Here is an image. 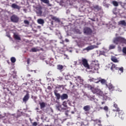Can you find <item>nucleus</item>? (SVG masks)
<instances>
[{
    "mask_svg": "<svg viewBox=\"0 0 126 126\" xmlns=\"http://www.w3.org/2000/svg\"><path fill=\"white\" fill-rule=\"evenodd\" d=\"M113 42L116 45H121V44H125L126 45V38L118 36L113 39Z\"/></svg>",
    "mask_w": 126,
    "mask_h": 126,
    "instance_id": "f257e3e1",
    "label": "nucleus"
},
{
    "mask_svg": "<svg viewBox=\"0 0 126 126\" xmlns=\"http://www.w3.org/2000/svg\"><path fill=\"white\" fill-rule=\"evenodd\" d=\"M91 90L94 94H96V95H98V96H102L103 95V92L98 88L91 87Z\"/></svg>",
    "mask_w": 126,
    "mask_h": 126,
    "instance_id": "f03ea898",
    "label": "nucleus"
},
{
    "mask_svg": "<svg viewBox=\"0 0 126 126\" xmlns=\"http://www.w3.org/2000/svg\"><path fill=\"white\" fill-rule=\"evenodd\" d=\"M79 62L80 63L83 64V66L85 67L87 69H90V66H89V64H88V61L86 59L82 58V60H79Z\"/></svg>",
    "mask_w": 126,
    "mask_h": 126,
    "instance_id": "7ed1b4c3",
    "label": "nucleus"
},
{
    "mask_svg": "<svg viewBox=\"0 0 126 126\" xmlns=\"http://www.w3.org/2000/svg\"><path fill=\"white\" fill-rule=\"evenodd\" d=\"M107 67L108 68H110V69L112 71H116V70H119V67H118V65L113 63H111L108 64V65H107Z\"/></svg>",
    "mask_w": 126,
    "mask_h": 126,
    "instance_id": "20e7f679",
    "label": "nucleus"
},
{
    "mask_svg": "<svg viewBox=\"0 0 126 126\" xmlns=\"http://www.w3.org/2000/svg\"><path fill=\"white\" fill-rule=\"evenodd\" d=\"M35 12L38 16H41L43 12L42 11V7L39 6L35 7Z\"/></svg>",
    "mask_w": 126,
    "mask_h": 126,
    "instance_id": "39448f33",
    "label": "nucleus"
},
{
    "mask_svg": "<svg viewBox=\"0 0 126 126\" xmlns=\"http://www.w3.org/2000/svg\"><path fill=\"white\" fill-rule=\"evenodd\" d=\"M10 19L11 21H12V22H14V23H17V22L19 21V18H18V17H17V16L16 15H13L11 17Z\"/></svg>",
    "mask_w": 126,
    "mask_h": 126,
    "instance_id": "423d86ee",
    "label": "nucleus"
},
{
    "mask_svg": "<svg viewBox=\"0 0 126 126\" xmlns=\"http://www.w3.org/2000/svg\"><path fill=\"white\" fill-rule=\"evenodd\" d=\"M84 33L86 35H91L92 34V30L89 28H86L84 29Z\"/></svg>",
    "mask_w": 126,
    "mask_h": 126,
    "instance_id": "0eeeda50",
    "label": "nucleus"
},
{
    "mask_svg": "<svg viewBox=\"0 0 126 126\" xmlns=\"http://www.w3.org/2000/svg\"><path fill=\"white\" fill-rule=\"evenodd\" d=\"M83 110L86 112L85 114L87 115V114H89V112H90V110H91V106L90 105H85L83 107Z\"/></svg>",
    "mask_w": 126,
    "mask_h": 126,
    "instance_id": "6e6552de",
    "label": "nucleus"
},
{
    "mask_svg": "<svg viewBox=\"0 0 126 126\" xmlns=\"http://www.w3.org/2000/svg\"><path fill=\"white\" fill-rule=\"evenodd\" d=\"M117 112H118L119 117L121 119V120H124V119H125V114L124 113V111L120 109Z\"/></svg>",
    "mask_w": 126,
    "mask_h": 126,
    "instance_id": "1a4fd4ad",
    "label": "nucleus"
},
{
    "mask_svg": "<svg viewBox=\"0 0 126 126\" xmlns=\"http://www.w3.org/2000/svg\"><path fill=\"white\" fill-rule=\"evenodd\" d=\"M92 10L95 11V12H98L99 10H101V7L99 6L98 5H95L92 7Z\"/></svg>",
    "mask_w": 126,
    "mask_h": 126,
    "instance_id": "9d476101",
    "label": "nucleus"
},
{
    "mask_svg": "<svg viewBox=\"0 0 126 126\" xmlns=\"http://www.w3.org/2000/svg\"><path fill=\"white\" fill-rule=\"evenodd\" d=\"M54 92V95L56 96L57 100H60L61 98V94L58 93V91H57V90H55Z\"/></svg>",
    "mask_w": 126,
    "mask_h": 126,
    "instance_id": "9b49d317",
    "label": "nucleus"
},
{
    "mask_svg": "<svg viewBox=\"0 0 126 126\" xmlns=\"http://www.w3.org/2000/svg\"><path fill=\"white\" fill-rule=\"evenodd\" d=\"M96 48H98V46L96 45H91L87 47L86 48V50H87V51H90L91 50H93L94 49H96Z\"/></svg>",
    "mask_w": 126,
    "mask_h": 126,
    "instance_id": "f8f14e48",
    "label": "nucleus"
},
{
    "mask_svg": "<svg viewBox=\"0 0 126 126\" xmlns=\"http://www.w3.org/2000/svg\"><path fill=\"white\" fill-rule=\"evenodd\" d=\"M29 98H30V96H29V94H27L23 98V102L26 103V102H27V101L29 100Z\"/></svg>",
    "mask_w": 126,
    "mask_h": 126,
    "instance_id": "ddd939ff",
    "label": "nucleus"
},
{
    "mask_svg": "<svg viewBox=\"0 0 126 126\" xmlns=\"http://www.w3.org/2000/svg\"><path fill=\"white\" fill-rule=\"evenodd\" d=\"M68 98V95H67V94H63L62 95H61V99L62 100H66Z\"/></svg>",
    "mask_w": 126,
    "mask_h": 126,
    "instance_id": "4468645a",
    "label": "nucleus"
},
{
    "mask_svg": "<svg viewBox=\"0 0 126 126\" xmlns=\"http://www.w3.org/2000/svg\"><path fill=\"white\" fill-rule=\"evenodd\" d=\"M113 107L116 108V109H113V112H118V111H120V108L118 106V104L117 103H115L114 102Z\"/></svg>",
    "mask_w": 126,
    "mask_h": 126,
    "instance_id": "2eb2a0df",
    "label": "nucleus"
},
{
    "mask_svg": "<svg viewBox=\"0 0 126 126\" xmlns=\"http://www.w3.org/2000/svg\"><path fill=\"white\" fill-rule=\"evenodd\" d=\"M74 78H75L76 80L79 79L80 84H83V80L81 78V77H80V76H78L77 77H74Z\"/></svg>",
    "mask_w": 126,
    "mask_h": 126,
    "instance_id": "dca6fc26",
    "label": "nucleus"
},
{
    "mask_svg": "<svg viewBox=\"0 0 126 126\" xmlns=\"http://www.w3.org/2000/svg\"><path fill=\"white\" fill-rule=\"evenodd\" d=\"M11 7L12 8H14L15 9H20V6H18V5L15 4V3H13L12 5H11Z\"/></svg>",
    "mask_w": 126,
    "mask_h": 126,
    "instance_id": "f3484780",
    "label": "nucleus"
},
{
    "mask_svg": "<svg viewBox=\"0 0 126 126\" xmlns=\"http://www.w3.org/2000/svg\"><path fill=\"white\" fill-rule=\"evenodd\" d=\"M57 69L60 70V71H63V65L61 64L57 65Z\"/></svg>",
    "mask_w": 126,
    "mask_h": 126,
    "instance_id": "a211bd4d",
    "label": "nucleus"
},
{
    "mask_svg": "<svg viewBox=\"0 0 126 126\" xmlns=\"http://www.w3.org/2000/svg\"><path fill=\"white\" fill-rule=\"evenodd\" d=\"M40 1L44 2V3H47L48 6H52V5L49 3L50 1H49V0H40Z\"/></svg>",
    "mask_w": 126,
    "mask_h": 126,
    "instance_id": "6ab92c4d",
    "label": "nucleus"
},
{
    "mask_svg": "<svg viewBox=\"0 0 126 126\" xmlns=\"http://www.w3.org/2000/svg\"><path fill=\"white\" fill-rule=\"evenodd\" d=\"M111 60L113 63H119V61L116 57H111Z\"/></svg>",
    "mask_w": 126,
    "mask_h": 126,
    "instance_id": "aec40b11",
    "label": "nucleus"
},
{
    "mask_svg": "<svg viewBox=\"0 0 126 126\" xmlns=\"http://www.w3.org/2000/svg\"><path fill=\"white\" fill-rule=\"evenodd\" d=\"M98 82H100L101 84H106V83H107V80L105 79H101L100 80H99Z\"/></svg>",
    "mask_w": 126,
    "mask_h": 126,
    "instance_id": "412c9836",
    "label": "nucleus"
},
{
    "mask_svg": "<svg viewBox=\"0 0 126 126\" xmlns=\"http://www.w3.org/2000/svg\"><path fill=\"white\" fill-rule=\"evenodd\" d=\"M39 105L41 109H43V108H45V107H46V103H45V102H40Z\"/></svg>",
    "mask_w": 126,
    "mask_h": 126,
    "instance_id": "4be33fe9",
    "label": "nucleus"
},
{
    "mask_svg": "<svg viewBox=\"0 0 126 126\" xmlns=\"http://www.w3.org/2000/svg\"><path fill=\"white\" fill-rule=\"evenodd\" d=\"M37 23L38 24H44L45 23V22L44 21V20L42 19H39L37 20Z\"/></svg>",
    "mask_w": 126,
    "mask_h": 126,
    "instance_id": "5701e85b",
    "label": "nucleus"
},
{
    "mask_svg": "<svg viewBox=\"0 0 126 126\" xmlns=\"http://www.w3.org/2000/svg\"><path fill=\"white\" fill-rule=\"evenodd\" d=\"M14 39H16V40H21V38H20V36L16 34H14Z\"/></svg>",
    "mask_w": 126,
    "mask_h": 126,
    "instance_id": "b1692460",
    "label": "nucleus"
},
{
    "mask_svg": "<svg viewBox=\"0 0 126 126\" xmlns=\"http://www.w3.org/2000/svg\"><path fill=\"white\" fill-rule=\"evenodd\" d=\"M119 24H121V25H123L124 26H126V23L125 20L120 21Z\"/></svg>",
    "mask_w": 126,
    "mask_h": 126,
    "instance_id": "393cba45",
    "label": "nucleus"
},
{
    "mask_svg": "<svg viewBox=\"0 0 126 126\" xmlns=\"http://www.w3.org/2000/svg\"><path fill=\"white\" fill-rule=\"evenodd\" d=\"M31 51L33 53H35L36 52H38L40 51V50H39L38 48H32Z\"/></svg>",
    "mask_w": 126,
    "mask_h": 126,
    "instance_id": "a878e982",
    "label": "nucleus"
},
{
    "mask_svg": "<svg viewBox=\"0 0 126 126\" xmlns=\"http://www.w3.org/2000/svg\"><path fill=\"white\" fill-rule=\"evenodd\" d=\"M112 3L114 6H119V3L117 1H113Z\"/></svg>",
    "mask_w": 126,
    "mask_h": 126,
    "instance_id": "bb28decb",
    "label": "nucleus"
},
{
    "mask_svg": "<svg viewBox=\"0 0 126 126\" xmlns=\"http://www.w3.org/2000/svg\"><path fill=\"white\" fill-rule=\"evenodd\" d=\"M10 61L11 63H14L16 62V59H15L14 57H11L10 59Z\"/></svg>",
    "mask_w": 126,
    "mask_h": 126,
    "instance_id": "cd10ccee",
    "label": "nucleus"
},
{
    "mask_svg": "<svg viewBox=\"0 0 126 126\" xmlns=\"http://www.w3.org/2000/svg\"><path fill=\"white\" fill-rule=\"evenodd\" d=\"M116 48V46L114 44H111L109 46V50H113V49H115Z\"/></svg>",
    "mask_w": 126,
    "mask_h": 126,
    "instance_id": "c85d7f7f",
    "label": "nucleus"
},
{
    "mask_svg": "<svg viewBox=\"0 0 126 126\" xmlns=\"http://www.w3.org/2000/svg\"><path fill=\"white\" fill-rule=\"evenodd\" d=\"M51 19H52V20H54L55 21H59V18H57L55 16H52L51 17Z\"/></svg>",
    "mask_w": 126,
    "mask_h": 126,
    "instance_id": "c756f323",
    "label": "nucleus"
},
{
    "mask_svg": "<svg viewBox=\"0 0 126 126\" xmlns=\"http://www.w3.org/2000/svg\"><path fill=\"white\" fill-rule=\"evenodd\" d=\"M69 113V110H66L65 112V115L66 117H69L70 118L71 116H70V115L68 114Z\"/></svg>",
    "mask_w": 126,
    "mask_h": 126,
    "instance_id": "7c9ffc66",
    "label": "nucleus"
},
{
    "mask_svg": "<svg viewBox=\"0 0 126 126\" xmlns=\"http://www.w3.org/2000/svg\"><path fill=\"white\" fill-rule=\"evenodd\" d=\"M103 110L104 111H105V112H109V107H108V106H105L104 107H103Z\"/></svg>",
    "mask_w": 126,
    "mask_h": 126,
    "instance_id": "2f4dec72",
    "label": "nucleus"
},
{
    "mask_svg": "<svg viewBox=\"0 0 126 126\" xmlns=\"http://www.w3.org/2000/svg\"><path fill=\"white\" fill-rule=\"evenodd\" d=\"M118 70L121 72V73L124 72V67H121L120 68H118Z\"/></svg>",
    "mask_w": 126,
    "mask_h": 126,
    "instance_id": "473e14b6",
    "label": "nucleus"
},
{
    "mask_svg": "<svg viewBox=\"0 0 126 126\" xmlns=\"http://www.w3.org/2000/svg\"><path fill=\"white\" fill-rule=\"evenodd\" d=\"M122 52L123 54H125V55H126V47H123Z\"/></svg>",
    "mask_w": 126,
    "mask_h": 126,
    "instance_id": "72a5a7b5",
    "label": "nucleus"
},
{
    "mask_svg": "<svg viewBox=\"0 0 126 126\" xmlns=\"http://www.w3.org/2000/svg\"><path fill=\"white\" fill-rule=\"evenodd\" d=\"M24 24H26V25H29V22L28 21V20H24Z\"/></svg>",
    "mask_w": 126,
    "mask_h": 126,
    "instance_id": "f704fd0d",
    "label": "nucleus"
},
{
    "mask_svg": "<svg viewBox=\"0 0 126 126\" xmlns=\"http://www.w3.org/2000/svg\"><path fill=\"white\" fill-rule=\"evenodd\" d=\"M63 107H67V103H66V101H64L63 103Z\"/></svg>",
    "mask_w": 126,
    "mask_h": 126,
    "instance_id": "c9c22d12",
    "label": "nucleus"
},
{
    "mask_svg": "<svg viewBox=\"0 0 126 126\" xmlns=\"http://www.w3.org/2000/svg\"><path fill=\"white\" fill-rule=\"evenodd\" d=\"M69 75H67L66 76H65V79H66V80H68V79H69Z\"/></svg>",
    "mask_w": 126,
    "mask_h": 126,
    "instance_id": "e433bc0d",
    "label": "nucleus"
},
{
    "mask_svg": "<svg viewBox=\"0 0 126 126\" xmlns=\"http://www.w3.org/2000/svg\"><path fill=\"white\" fill-rule=\"evenodd\" d=\"M58 38L59 39H63V36H62V34H61V33H59L58 34Z\"/></svg>",
    "mask_w": 126,
    "mask_h": 126,
    "instance_id": "4c0bfd02",
    "label": "nucleus"
},
{
    "mask_svg": "<svg viewBox=\"0 0 126 126\" xmlns=\"http://www.w3.org/2000/svg\"><path fill=\"white\" fill-rule=\"evenodd\" d=\"M38 125V124L37 123V122H33V124H32V126H37Z\"/></svg>",
    "mask_w": 126,
    "mask_h": 126,
    "instance_id": "58836bf2",
    "label": "nucleus"
},
{
    "mask_svg": "<svg viewBox=\"0 0 126 126\" xmlns=\"http://www.w3.org/2000/svg\"><path fill=\"white\" fill-rule=\"evenodd\" d=\"M27 62L28 64H29V63H30V58H29L27 59Z\"/></svg>",
    "mask_w": 126,
    "mask_h": 126,
    "instance_id": "ea45409f",
    "label": "nucleus"
},
{
    "mask_svg": "<svg viewBox=\"0 0 126 126\" xmlns=\"http://www.w3.org/2000/svg\"><path fill=\"white\" fill-rule=\"evenodd\" d=\"M109 89H113L114 86H113V85H111L109 86Z\"/></svg>",
    "mask_w": 126,
    "mask_h": 126,
    "instance_id": "a19ab883",
    "label": "nucleus"
},
{
    "mask_svg": "<svg viewBox=\"0 0 126 126\" xmlns=\"http://www.w3.org/2000/svg\"><path fill=\"white\" fill-rule=\"evenodd\" d=\"M65 42H69V40H68V39H67V38H66L65 39Z\"/></svg>",
    "mask_w": 126,
    "mask_h": 126,
    "instance_id": "79ce46f5",
    "label": "nucleus"
},
{
    "mask_svg": "<svg viewBox=\"0 0 126 126\" xmlns=\"http://www.w3.org/2000/svg\"><path fill=\"white\" fill-rule=\"evenodd\" d=\"M99 109H100V110H103V109H104V108H103V107H99Z\"/></svg>",
    "mask_w": 126,
    "mask_h": 126,
    "instance_id": "37998d69",
    "label": "nucleus"
},
{
    "mask_svg": "<svg viewBox=\"0 0 126 126\" xmlns=\"http://www.w3.org/2000/svg\"><path fill=\"white\" fill-rule=\"evenodd\" d=\"M75 112L74 111H71V113L72 114H75Z\"/></svg>",
    "mask_w": 126,
    "mask_h": 126,
    "instance_id": "c03bdc74",
    "label": "nucleus"
},
{
    "mask_svg": "<svg viewBox=\"0 0 126 126\" xmlns=\"http://www.w3.org/2000/svg\"><path fill=\"white\" fill-rule=\"evenodd\" d=\"M97 123H99V124H100V123H101L100 120H97Z\"/></svg>",
    "mask_w": 126,
    "mask_h": 126,
    "instance_id": "a18cd8bd",
    "label": "nucleus"
},
{
    "mask_svg": "<svg viewBox=\"0 0 126 126\" xmlns=\"http://www.w3.org/2000/svg\"><path fill=\"white\" fill-rule=\"evenodd\" d=\"M27 76H28V77H30V76H31V75L28 74L27 75Z\"/></svg>",
    "mask_w": 126,
    "mask_h": 126,
    "instance_id": "49530a36",
    "label": "nucleus"
},
{
    "mask_svg": "<svg viewBox=\"0 0 126 126\" xmlns=\"http://www.w3.org/2000/svg\"><path fill=\"white\" fill-rule=\"evenodd\" d=\"M102 105H104L105 104V101H103L101 102Z\"/></svg>",
    "mask_w": 126,
    "mask_h": 126,
    "instance_id": "de8ad7c7",
    "label": "nucleus"
},
{
    "mask_svg": "<svg viewBox=\"0 0 126 126\" xmlns=\"http://www.w3.org/2000/svg\"><path fill=\"white\" fill-rule=\"evenodd\" d=\"M70 84H71V85H72V83H71V82H70Z\"/></svg>",
    "mask_w": 126,
    "mask_h": 126,
    "instance_id": "09e8293b",
    "label": "nucleus"
},
{
    "mask_svg": "<svg viewBox=\"0 0 126 126\" xmlns=\"http://www.w3.org/2000/svg\"><path fill=\"white\" fill-rule=\"evenodd\" d=\"M30 71L32 72V71H33V70H30Z\"/></svg>",
    "mask_w": 126,
    "mask_h": 126,
    "instance_id": "8fccbe9b",
    "label": "nucleus"
}]
</instances>
